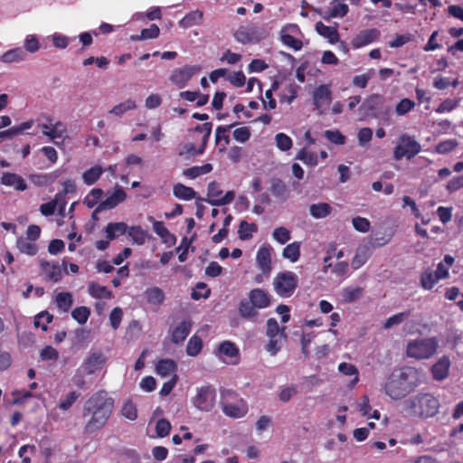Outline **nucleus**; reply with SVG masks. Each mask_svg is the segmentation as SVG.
<instances>
[{"mask_svg": "<svg viewBox=\"0 0 463 463\" xmlns=\"http://www.w3.org/2000/svg\"><path fill=\"white\" fill-rule=\"evenodd\" d=\"M114 409V400L106 391L92 394L84 403L82 416L88 418L84 432L92 434L104 428Z\"/></svg>", "mask_w": 463, "mask_h": 463, "instance_id": "nucleus-1", "label": "nucleus"}, {"mask_svg": "<svg viewBox=\"0 0 463 463\" xmlns=\"http://www.w3.org/2000/svg\"><path fill=\"white\" fill-rule=\"evenodd\" d=\"M419 383L416 368L407 366L394 369L384 384V392L392 400H400L411 392Z\"/></svg>", "mask_w": 463, "mask_h": 463, "instance_id": "nucleus-2", "label": "nucleus"}, {"mask_svg": "<svg viewBox=\"0 0 463 463\" xmlns=\"http://www.w3.org/2000/svg\"><path fill=\"white\" fill-rule=\"evenodd\" d=\"M439 402L430 393H418L403 401L402 412L409 417L427 419L439 412Z\"/></svg>", "mask_w": 463, "mask_h": 463, "instance_id": "nucleus-3", "label": "nucleus"}, {"mask_svg": "<svg viewBox=\"0 0 463 463\" xmlns=\"http://www.w3.org/2000/svg\"><path fill=\"white\" fill-rule=\"evenodd\" d=\"M438 347L436 337L416 338L407 343L406 355L416 360L429 359L437 353Z\"/></svg>", "mask_w": 463, "mask_h": 463, "instance_id": "nucleus-4", "label": "nucleus"}, {"mask_svg": "<svg viewBox=\"0 0 463 463\" xmlns=\"http://www.w3.org/2000/svg\"><path fill=\"white\" fill-rule=\"evenodd\" d=\"M221 396L222 411L226 416L237 419L243 417L247 413L248 407L246 402L241 398H239L233 391H222Z\"/></svg>", "mask_w": 463, "mask_h": 463, "instance_id": "nucleus-5", "label": "nucleus"}, {"mask_svg": "<svg viewBox=\"0 0 463 463\" xmlns=\"http://www.w3.org/2000/svg\"><path fill=\"white\" fill-rule=\"evenodd\" d=\"M298 287V276L292 271L279 272L273 279L274 291L281 298H289Z\"/></svg>", "mask_w": 463, "mask_h": 463, "instance_id": "nucleus-6", "label": "nucleus"}, {"mask_svg": "<svg viewBox=\"0 0 463 463\" xmlns=\"http://www.w3.org/2000/svg\"><path fill=\"white\" fill-rule=\"evenodd\" d=\"M42 118L44 119V121L38 124V128L43 136L59 146L60 143L55 140L66 136L67 126L61 120H54V118L49 115H43Z\"/></svg>", "mask_w": 463, "mask_h": 463, "instance_id": "nucleus-7", "label": "nucleus"}, {"mask_svg": "<svg viewBox=\"0 0 463 463\" xmlns=\"http://www.w3.org/2000/svg\"><path fill=\"white\" fill-rule=\"evenodd\" d=\"M421 146L420 143L408 134H402L399 137L398 144L393 149V158L401 160L402 157L411 159L420 153Z\"/></svg>", "mask_w": 463, "mask_h": 463, "instance_id": "nucleus-8", "label": "nucleus"}, {"mask_svg": "<svg viewBox=\"0 0 463 463\" xmlns=\"http://www.w3.org/2000/svg\"><path fill=\"white\" fill-rule=\"evenodd\" d=\"M216 392L211 385H203L195 389L192 397L193 405L201 411H211L215 405Z\"/></svg>", "mask_w": 463, "mask_h": 463, "instance_id": "nucleus-9", "label": "nucleus"}, {"mask_svg": "<svg viewBox=\"0 0 463 463\" xmlns=\"http://www.w3.org/2000/svg\"><path fill=\"white\" fill-rule=\"evenodd\" d=\"M222 191L220 188V184L216 182H211L207 188L208 198L204 199L209 204L213 206H222L231 203L235 198V193L233 191H228L223 196H222Z\"/></svg>", "mask_w": 463, "mask_h": 463, "instance_id": "nucleus-10", "label": "nucleus"}, {"mask_svg": "<svg viewBox=\"0 0 463 463\" xmlns=\"http://www.w3.org/2000/svg\"><path fill=\"white\" fill-rule=\"evenodd\" d=\"M201 71L202 67L200 65H185L182 68L175 69L170 76V80L178 88L182 89Z\"/></svg>", "mask_w": 463, "mask_h": 463, "instance_id": "nucleus-11", "label": "nucleus"}, {"mask_svg": "<svg viewBox=\"0 0 463 463\" xmlns=\"http://www.w3.org/2000/svg\"><path fill=\"white\" fill-rule=\"evenodd\" d=\"M383 102V96L380 94H372L363 101L359 108V112L364 118H378L380 117L379 110Z\"/></svg>", "mask_w": 463, "mask_h": 463, "instance_id": "nucleus-12", "label": "nucleus"}, {"mask_svg": "<svg viewBox=\"0 0 463 463\" xmlns=\"http://www.w3.org/2000/svg\"><path fill=\"white\" fill-rule=\"evenodd\" d=\"M265 36V30L258 26L241 27L234 34L235 39L241 43H257Z\"/></svg>", "mask_w": 463, "mask_h": 463, "instance_id": "nucleus-13", "label": "nucleus"}, {"mask_svg": "<svg viewBox=\"0 0 463 463\" xmlns=\"http://www.w3.org/2000/svg\"><path fill=\"white\" fill-rule=\"evenodd\" d=\"M105 361L106 358L101 352H90L82 361L80 370L85 374H93L102 368Z\"/></svg>", "mask_w": 463, "mask_h": 463, "instance_id": "nucleus-14", "label": "nucleus"}, {"mask_svg": "<svg viewBox=\"0 0 463 463\" xmlns=\"http://www.w3.org/2000/svg\"><path fill=\"white\" fill-rule=\"evenodd\" d=\"M127 194L122 187L117 185L114 192L107 197L106 200L101 202L96 208V212H102L115 208L120 203L124 202Z\"/></svg>", "mask_w": 463, "mask_h": 463, "instance_id": "nucleus-15", "label": "nucleus"}, {"mask_svg": "<svg viewBox=\"0 0 463 463\" xmlns=\"http://www.w3.org/2000/svg\"><path fill=\"white\" fill-rule=\"evenodd\" d=\"M313 100L316 108L319 110V114H322L324 107H327L332 100L329 86L320 85L317 87L313 93Z\"/></svg>", "mask_w": 463, "mask_h": 463, "instance_id": "nucleus-16", "label": "nucleus"}, {"mask_svg": "<svg viewBox=\"0 0 463 463\" xmlns=\"http://www.w3.org/2000/svg\"><path fill=\"white\" fill-rule=\"evenodd\" d=\"M271 247L261 246L256 254V262L262 274L269 276L271 272Z\"/></svg>", "mask_w": 463, "mask_h": 463, "instance_id": "nucleus-17", "label": "nucleus"}, {"mask_svg": "<svg viewBox=\"0 0 463 463\" xmlns=\"http://www.w3.org/2000/svg\"><path fill=\"white\" fill-rule=\"evenodd\" d=\"M40 266L43 269L46 279L54 283L60 281L62 278V269L55 262H48L46 260H40Z\"/></svg>", "mask_w": 463, "mask_h": 463, "instance_id": "nucleus-18", "label": "nucleus"}, {"mask_svg": "<svg viewBox=\"0 0 463 463\" xmlns=\"http://www.w3.org/2000/svg\"><path fill=\"white\" fill-rule=\"evenodd\" d=\"M249 299L257 309H263L270 305L271 296L261 288H253L248 294Z\"/></svg>", "mask_w": 463, "mask_h": 463, "instance_id": "nucleus-19", "label": "nucleus"}, {"mask_svg": "<svg viewBox=\"0 0 463 463\" xmlns=\"http://www.w3.org/2000/svg\"><path fill=\"white\" fill-rule=\"evenodd\" d=\"M380 35V32L377 29H369L361 31L352 40V46L354 49L361 48L364 45L370 44L374 42Z\"/></svg>", "mask_w": 463, "mask_h": 463, "instance_id": "nucleus-20", "label": "nucleus"}, {"mask_svg": "<svg viewBox=\"0 0 463 463\" xmlns=\"http://www.w3.org/2000/svg\"><path fill=\"white\" fill-rule=\"evenodd\" d=\"M192 329V323L189 320L177 324L171 331V341L174 344L183 343Z\"/></svg>", "mask_w": 463, "mask_h": 463, "instance_id": "nucleus-21", "label": "nucleus"}, {"mask_svg": "<svg viewBox=\"0 0 463 463\" xmlns=\"http://www.w3.org/2000/svg\"><path fill=\"white\" fill-rule=\"evenodd\" d=\"M450 366V361L449 357L443 356L438 360L431 367L432 376L437 381L444 380L448 374Z\"/></svg>", "mask_w": 463, "mask_h": 463, "instance_id": "nucleus-22", "label": "nucleus"}, {"mask_svg": "<svg viewBox=\"0 0 463 463\" xmlns=\"http://www.w3.org/2000/svg\"><path fill=\"white\" fill-rule=\"evenodd\" d=\"M203 14L202 11L196 9L186 14L179 22L178 25L183 29H187L194 25H199L203 23Z\"/></svg>", "mask_w": 463, "mask_h": 463, "instance_id": "nucleus-23", "label": "nucleus"}, {"mask_svg": "<svg viewBox=\"0 0 463 463\" xmlns=\"http://www.w3.org/2000/svg\"><path fill=\"white\" fill-rule=\"evenodd\" d=\"M128 225L124 222H109L105 227L106 237L109 241H113L128 231Z\"/></svg>", "mask_w": 463, "mask_h": 463, "instance_id": "nucleus-24", "label": "nucleus"}, {"mask_svg": "<svg viewBox=\"0 0 463 463\" xmlns=\"http://www.w3.org/2000/svg\"><path fill=\"white\" fill-rule=\"evenodd\" d=\"M316 31L319 35L327 39L330 43H337L339 40V33L336 28L327 26L322 22H317L316 24Z\"/></svg>", "mask_w": 463, "mask_h": 463, "instance_id": "nucleus-25", "label": "nucleus"}, {"mask_svg": "<svg viewBox=\"0 0 463 463\" xmlns=\"http://www.w3.org/2000/svg\"><path fill=\"white\" fill-rule=\"evenodd\" d=\"M1 183L6 186H14L18 191H24L27 187L24 180L16 174L5 173L1 178Z\"/></svg>", "mask_w": 463, "mask_h": 463, "instance_id": "nucleus-26", "label": "nucleus"}, {"mask_svg": "<svg viewBox=\"0 0 463 463\" xmlns=\"http://www.w3.org/2000/svg\"><path fill=\"white\" fill-rule=\"evenodd\" d=\"M154 232L162 239V241L169 245L175 243V237L173 235L168 229L164 225L162 222H153Z\"/></svg>", "mask_w": 463, "mask_h": 463, "instance_id": "nucleus-27", "label": "nucleus"}, {"mask_svg": "<svg viewBox=\"0 0 463 463\" xmlns=\"http://www.w3.org/2000/svg\"><path fill=\"white\" fill-rule=\"evenodd\" d=\"M332 207L327 203H313L309 206V213L315 219H322L330 215Z\"/></svg>", "mask_w": 463, "mask_h": 463, "instance_id": "nucleus-28", "label": "nucleus"}, {"mask_svg": "<svg viewBox=\"0 0 463 463\" xmlns=\"http://www.w3.org/2000/svg\"><path fill=\"white\" fill-rule=\"evenodd\" d=\"M88 291L90 295L95 298L109 299L112 298V292L105 286L91 282L89 284Z\"/></svg>", "mask_w": 463, "mask_h": 463, "instance_id": "nucleus-29", "label": "nucleus"}, {"mask_svg": "<svg viewBox=\"0 0 463 463\" xmlns=\"http://www.w3.org/2000/svg\"><path fill=\"white\" fill-rule=\"evenodd\" d=\"M175 370L176 364L171 359H162L156 365V373L162 377H166L175 373Z\"/></svg>", "mask_w": 463, "mask_h": 463, "instance_id": "nucleus-30", "label": "nucleus"}, {"mask_svg": "<svg viewBox=\"0 0 463 463\" xmlns=\"http://www.w3.org/2000/svg\"><path fill=\"white\" fill-rule=\"evenodd\" d=\"M173 194L175 197L189 201L195 198L196 193L195 191L188 186H185L183 184H176L173 187Z\"/></svg>", "mask_w": 463, "mask_h": 463, "instance_id": "nucleus-31", "label": "nucleus"}, {"mask_svg": "<svg viewBox=\"0 0 463 463\" xmlns=\"http://www.w3.org/2000/svg\"><path fill=\"white\" fill-rule=\"evenodd\" d=\"M258 309L254 307L252 302L248 299L241 300L239 305V313L241 317L246 319H253L258 316Z\"/></svg>", "mask_w": 463, "mask_h": 463, "instance_id": "nucleus-32", "label": "nucleus"}, {"mask_svg": "<svg viewBox=\"0 0 463 463\" xmlns=\"http://www.w3.org/2000/svg\"><path fill=\"white\" fill-rule=\"evenodd\" d=\"M145 297L146 301L152 305H160L165 299V294L163 290L158 287L147 288L145 291Z\"/></svg>", "mask_w": 463, "mask_h": 463, "instance_id": "nucleus-33", "label": "nucleus"}, {"mask_svg": "<svg viewBox=\"0 0 463 463\" xmlns=\"http://www.w3.org/2000/svg\"><path fill=\"white\" fill-rule=\"evenodd\" d=\"M55 303L61 312H68L73 303L72 295L70 292H61L55 297Z\"/></svg>", "mask_w": 463, "mask_h": 463, "instance_id": "nucleus-34", "label": "nucleus"}, {"mask_svg": "<svg viewBox=\"0 0 463 463\" xmlns=\"http://www.w3.org/2000/svg\"><path fill=\"white\" fill-rule=\"evenodd\" d=\"M103 171L104 170L100 165H94L90 167L82 174L83 182L87 185L94 184L99 180Z\"/></svg>", "mask_w": 463, "mask_h": 463, "instance_id": "nucleus-35", "label": "nucleus"}, {"mask_svg": "<svg viewBox=\"0 0 463 463\" xmlns=\"http://www.w3.org/2000/svg\"><path fill=\"white\" fill-rule=\"evenodd\" d=\"M137 108L136 101L128 99L116 106H114L109 111V114L115 115L116 117H122L126 112L133 110Z\"/></svg>", "mask_w": 463, "mask_h": 463, "instance_id": "nucleus-36", "label": "nucleus"}, {"mask_svg": "<svg viewBox=\"0 0 463 463\" xmlns=\"http://www.w3.org/2000/svg\"><path fill=\"white\" fill-rule=\"evenodd\" d=\"M127 233L133 242L138 245L144 244L146 240V232L140 226L128 227Z\"/></svg>", "mask_w": 463, "mask_h": 463, "instance_id": "nucleus-37", "label": "nucleus"}, {"mask_svg": "<svg viewBox=\"0 0 463 463\" xmlns=\"http://www.w3.org/2000/svg\"><path fill=\"white\" fill-rule=\"evenodd\" d=\"M25 53L21 48H15L13 50H9L5 52L1 56V61L3 62L11 63V62H18L24 60Z\"/></svg>", "mask_w": 463, "mask_h": 463, "instance_id": "nucleus-38", "label": "nucleus"}, {"mask_svg": "<svg viewBox=\"0 0 463 463\" xmlns=\"http://www.w3.org/2000/svg\"><path fill=\"white\" fill-rule=\"evenodd\" d=\"M282 256L291 262H296L300 256V243L294 241L287 245L283 250Z\"/></svg>", "mask_w": 463, "mask_h": 463, "instance_id": "nucleus-39", "label": "nucleus"}, {"mask_svg": "<svg viewBox=\"0 0 463 463\" xmlns=\"http://www.w3.org/2000/svg\"><path fill=\"white\" fill-rule=\"evenodd\" d=\"M411 315L410 310H404L390 317L383 324L384 329H389L392 326H399L403 323Z\"/></svg>", "mask_w": 463, "mask_h": 463, "instance_id": "nucleus-40", "label": "nucleus"}, {"mask_svg": "<svg viewBox=\"0 0 463 463\" xmlns=\"http://www.w3.org/2000/svg\"><path fill=\"white\" fill-rule=\"evenodd\" d=\"M369 256V250L365 247L358 248L352 260L353 269H357L362 267L368 260Z\"/></svg>", "mask_w": 463, "mask_h": 463, "instance_id": "nucleus-41", "label": "nucleus"}, {"mask_svg": "<svg viewBox=\"0 0 463 463\" xmlns=\"http://www.w3.org/2000/svg\"><path fill=\"white\" fill-rule=\"evenodd\" d=\"M266 333L269 337L279 336V338H286L285 327L280 328L275 318L268 319Z\"/></svg>", "mask_w": 463, "mask_h": 463, "instance_id": "nucleus-42", "label": "nucleus"}, {"mask_svg": "<svg viewBox=\"0 0 463 463\" xmlns=\"http://www.w3.org/2000/svg\"><path fill=\"white\" fill-rule=\"evenodd\" d=\"M258 231L255 223H249L246 221H241L239 226V237L241 240H249L252 237V233Z\"/></svg>", "mask_w": 463, "mask_h": 463, "instance_id": "nucleus-43", "label": "nucleus"}, {"mask_svg": "<svg viewBox=\"0 0 463 463\" xmlns=\"http://www.w3.org/2000/svg\"><path fill=\"white\" fill-rule=\"evenodd\" d=\"M338 371L345 374V375H347V376H354V379L352 380L351 382V385H355L358 381H359V377H358V370L357 368L355 367V365L352 364H348V363H341L339 364L338 365Z\"/></svg>", "mask_w": 463, "mask_h": 463, "instance_id": "nucleus-44", "label": "nucleus"}, {"mask_svg": "<svg viewBox=\"0 0 463 463\" xmlns=\"http://www.w3.org/2000/svg\"><path fill=\"white\" fill-rule=\"evenodd\" d=\"M29 241L30 240H27L23 237L18 238L16 241V246L22 253L33 256L37 252V246Z\"/></svg>", "mask_w": 463, "mask_h": 463, "instance_id": "nucleus-45", "label": "nucleus"}, {"mask_svg": "<svg viewBox=\"0 0 463 463\" xmlns=\"http://www.w3.org/2000/svg\"><path fill=\"white\" fill-rule=\"evenodd\" d=\"M239 350L231 341H224L219 346V355L232 358L237 356Z\"/></svg>", "mask_w": 463, "mask_h": 463, "instance_id": "nucleus-46", "label": "nucleus"}, {"mask_svg": "<svg viewBox=\"0 0 463 463\" xmlns=\"http://www.w3.org/2000/svg\"><path fill=\"white\" fill-rule=\"evenodd\" d=\"M349 11V7L343 0H334L330 10L331 17H344Z\"/></svg>", "mask_w": 463, "mask_h": 463, "instance_id": "nucleus-47", "label": "nucleus"}, {"mask_svg": "<svg viewBox=\"0 0 463 463\" xmlns=\"http://www.w3.org/2000/svg\"><path fill=\"white\" fill-rule=\"evenodd\" d=\"M102 195V189L94 188L85 196L83 203L88 208H93L95 205L98 204Z\"/></svg>", "mask_w": 463, "mask_h": 463, "instance_id": "nucleus-48", "label": "nucleus"}, {"mask_svg": "<svg viewBox=\"0 0 463 463\" xmlns=\"http://www.w3.org/2000/svg\"><path fill=\"white\" fill-rule=\"evenodd\" d=\"M203 342L197 335H193L186 345V353L189 356H196L202 350Z\"/></svg>", "mask_w": 463, "mask_h": 463, "instance_id": "nucleus-49", "label": "nucleus"}, {"mask_svg": "<svg viewBox=\"0 0 463 463\" xmlns=\"http://www.w3.org/2000/svg\"><path fill=\"white\" fill-rule=\"evenodd\" d=\"M120 414L129 420H135L137 418V410L136 405L130 401H126L120 410Z\"/></svg>", "mask_w": 463, "mask_h": 463, "instance_id": "nucleus-50", "label": "nucleus"}, {"mask_svg": "<svg viewBox=\"0 0 463 463\" xmlns=\"http://www.w3.org/2000/svg\"><path fill=\"white\" fill-rule=\"evenodd\" d=\"M235 124H231L227 126H219L215 130V142L216 144H221L223 142L225 145L230 144V137L226 135V133L232 128Z\"/></svg>", "mask_w": 463, "mask_h": 463, "instance_id": "nucleus-51", "label": "nucleus"}, {"mask_svg": "<svg viewBox=\"0 0 463 463\" xmlns=\"http://www.w3.org/2000/svg\"><path fill=\"white\" fill-rule=\"evenodd\" d=\"M61 200V194H55L54 199L49 203H43L40 206V212L44 216L52 215L55 212L56 207Z\"/></svg>", "mask_w": 463, "mask_h": 463, "instance_id": "nucleus-52", "label": "nucleus"}, {"mask_svg": "<svg viewBox=\"0 0 463 463\" xmlns=\"http://www.w3.org/2000/svg\"><path fill=\"white\" fill-rule=\"evenodd\" d=\"M90 315V310L87 307H78L71 311V317L80 325H84Z\"/></svg>", "mask_w": 463, "mask_h": 463, "instance_id": "nucleus-53", "label": "nucleus"}, {"mask_svg": "<svg viewBox=\"0 0 463 463\" xmlns=\"http://www.w3.org/2000/svg\"><path fill=\"white\" fill-rule=\"evenodd\" d=\"M271 193L274 196L286 200L288 196V193L285 184L279 180L276 179L273 181L271 185Z\"/></svg>", "mask_w": 463, "mask_h": 463, "instance_id": "nucleus-54", "label": "nucleus"}, {"mask_svg": "<svg viewBox=\"0 0 463 463\" xmlns=\"http://www.w3.org/2000/svg\"><path fill=\"white\" fill-rule=\"evenodd\" d=\"M363 295V288L360 287L345 288L343 289V298L346 302H354Z\"/></svg>", "mask_w": 463, "mask_h": 463, "instance_id": "nucleus-55", "label": "nucleus"}, {"mask_svg": "<svg viewBox=\"0 0 463 463\" xmlns=\"http://www.w3.org/2000/svg\"><path fill=\"white\" fill-rule=\"evenodd\" d=\"M275 141L278 148L281 151H288L292 147V139L284 133H279L275 136Z\"/></svg>", "mask_w": 463, "mask_h": 463, "instance_id": "nucleus-56", "label": "nucleus"}, {"mask_svg": "<svg viewBox=\"0 0 463 463\" xmlns=\"http://www.w3.org/2000/svg\"><path fill=\"white\" fill-rule=\"evenodd\" d=\"M415 107V102L410 99H402L395 107V113L403 116Z\"/></svg>", "mask_w": 463, "mask_h": 463, "instance_id": "nucleus-57", "label": "nucleus"}, {"mask_svg": "<svg viewBox=\"0 0 463 463\" xmlns=\"http://www.w3.org/2000/svg\"><path fill=\"white\" fill-rule=\"evenodd\" d=\"M273 239L280 244H285L290 240V232L285 227L276 228L272 232Z\"/></svg>", "mask_w": 463, "mask_h": 463, "instance_id": "nucleus-58", "label": "nucleus"}, {"mask_svg": "<svg viewBox=\"0 0 463 463\" xmlns=\"http://www.w3.org/2000/svg\"><path fill=\"white\" fill-rule=\"evenodd\" d=\"M354 230L359 232L365 233L370 230L371 222L364 217L356 216L352 220Z\"/></svg>", "mask_w": 463, "mask_h": 463, "instance_id": "nucleus-59", "label": "nucleus"}, {"mask_svg": "<svg viewBox=\"0 0 463 463\" xmlns=\"http://www.w3.org/2000/svg\"><path fill=\"white\" fill-rule=\"evenodd\" d=\"M297 159H299L301 161H303L305 164L307 165H317V155L312 153V152H309L306 149H301L298 155H297Z\"/></svg>", "mask_w": 463, "mask_h": 463, "instance_id": "nucleus-60", "label": "nucleus"}, {"mask_svg": "<svg viewBox=\"0 0 463 463\" xmlns=\"http://www.w3.org/2000/svg\"><path fill=\"white\" fill-rule=\"evenodd\" d=\"M439 279L435 273L426 271L421 275L420 283L425 289H431Z\"/></svg>", "mask_w": 463, "mask_h": 463, "instance_id": "nucleus-61", "label": "nucleus"}, {"mask_svg": "<svg viewBox=\"0 0 463 463\" xmlns=\"http://www.w3.org/2000/svg\"><path fill=\"white\" fill-rule=\"evenodd\" d=\"M233 138L240 143H246L250 137V130L247 127H241L233 130Z\"/></svg>", "mask_w": 463, "mask_h": 463, "instance_id": "nucleus-62", "label": "nucleus"}, {"mask_svg": "<svg viewBox=\"0 0 463 463\" xmlns=\"http://www.w3.org/2000/svg\"><path fill=\"white\" fill-rule=\"evenodd\" d=\"M51 40L53 46L58 49H65L70 43V38L59 33L52 34Z\"/></svg>", "mask_w": 463, "mask_h": 463, "instance_id": "nucleus-63", "label": "nucleus"}, {"mask_svg": "<svg viewBox=\"0 0 463 463\" xmlns=\"http://www.w3.org/2000/svg\"><path fill=\"white\" fill-rule=\"evenodd\" d=\"M171 430L170 422L165 419H160L156 424V432L158 437H166Z\"/></svg>", "mask_w": 463, "mask_h": 463, "instance_id": "nucleus-64", "label": "nucleus"}]
</instances>
